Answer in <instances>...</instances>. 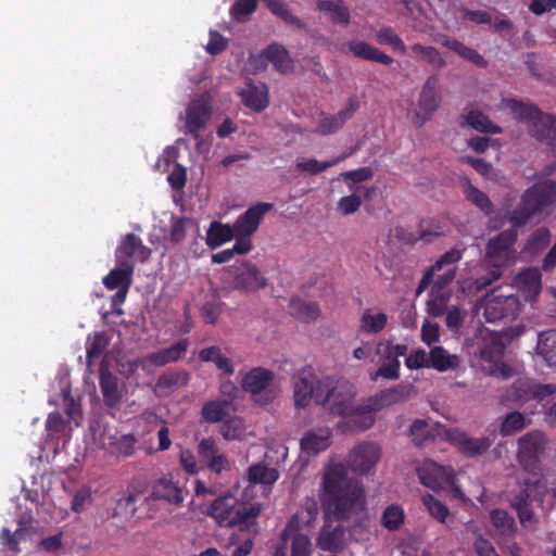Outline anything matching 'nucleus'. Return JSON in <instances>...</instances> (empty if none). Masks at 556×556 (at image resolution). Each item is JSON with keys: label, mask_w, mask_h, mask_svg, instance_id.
I'll use <instances>...</instances> for the list:
<instances>
[{"label": "nucleus", "mask_w": 556, "mask_h": 556, "mask_svg": "<svg viewBox=\"0 0 556 556\" xmlns=\"http://www.w3.org/2000/svg\"><path fill=\"white\" fill-rule=\"evenodd\" d=\"M188 339H180L173 345L162 349L157 352L150 353L148 361L155 366H164L168 363L178 361L188 350Z\"/></svg>", "instance_id": "c9c22d12"}, {"label": "nucleus", "mask_w": 556, "mask_h": 556, "mask_svg": "<svg viewBox=\"0 0 556 556\" xmlns=\"http://www.w3.org/2000/svg\"><path fill=\"white\" fill-rule=\"evenodd\" d=\"M544 482L542 476L532 477L525 480L522 485L517 492L510 493V505L516 509L520 523L528 527L534 519V514L531 508L533 501L543 502Z\"/></svg>", "instance_id": "6e6552de"}, {"label": "nucleus", "mask_w": 556, "mask_h": 556, "mask_svg": "<svg viewBox=\"0 0 556 556\" xmlns=\"http://www.w3.org/2000/svg\"><path fill=\"white\" fill-rule=\"evenodd\" d=\"M267 286V279L251 262H244L235 268L233 289L243 292H255Z\"/></svg>", "instance_id": "f3484780"}, {"label": "nucleus", "mask_w": 556, "mask_h": 556, "mask_svg": "<svg viewBox=\"0 0 556 556\" xmlns=\"http://www.w3.org/2000/svg\"><path fill=\"white\" fill-rule=\"evenodd\" d=\"M555 201L556 182L549 179L538 181L522 193L517 206L508 214V222L514 227H522Z\"/></svg>", "instance_id": "7ed1b4c3"}, {"label": "nucleus", "mask_w": 556, "mask_h": 556, "mask_svg": "<svg viewBox=\"0 0 556 556\" xmlns=\"http://www.w3.org/2000/svg\"><path fill=\"white\" fill-rule=\"evenodd\" d=\"M257 9V0H237L230 8V15L237 22L244 21Z\"/></svg>", "instance_id": "0e129e2a"}, {"label": "nucleus", "mask_w": 556, "mask_h": 556, "mask_svg": "<svg viewBox=\"0 0 556 556\" xmlns=\"http://www.w3.org/2000/svg\"><path fill=\"white\" fill-rule=\"evenodd\" d=\"M260 514V505L242 503L233 495L219 496L207 508V515L219 526L239 527L241 531L256 526Z\"/></svg>", "instance_id": "39448f33"}, {"label": "nucleus", "mask_w": 556, "mask_h": 556, "mask_svg": "<svg viewBox=\"0 0 556 556\" xmlns=\"http://www.w3.org/2000/svg\"><path fill=\"white\" fill-rule=\"evenodd\" d=\"M197 453L199 462L212 472L220 473L230 469L228 457L219 451L212 437L204 438L198 443Z\"/></svg>", "instance_id": "2eb2a0df"}, {"label": "nucleus", "mask_w": 556, "mask_h": 556, "mask_svg": "<svg viewBox=\"0 0 556 556\" xmlns=\"http://www.w3.org/2000/svg\"><path fill=\"white\" fill-rule=\"evenodd\" d=\"M414 393V386L399 383L391 388L383 389L369 396V402L376 409H383L410 399Z\"/></svg>", "instance_id": "5701e85b"}, {"label": "nucleus", "mask_w": 556, "mask_h": 556, "mask_svg": "<svg viewBox=\"0 0 556 556\" xmlns=\"http://www.w3.org/2000/svg\"><path fill=\"white\" fill-rule=\"evenodd\" d=\"M527 426L525 416L519 412L508 413L501 425V434L509 437L521 431Z\"/></svg>", "instance_id": "13d9d810"}, {"label": "nucleus", "mask_w": 556, "mask_h": 556, "mask_svg": "<svg viewBox=\"0 0 556 556\" xmlns=\"http://www.w3.org/2000/svg\"><path fill=\"white\" fill-rule=\"evenodd\" d=\"M241 388L260 405H267L277 397L275 372L265 367H253L247 371L242 376Z\"/></svg>", "instance_id": "0eeeda50"}, {"label": "nucleus", "mask_w": 556, "mask_h": 556, "mask_svg": "<svg viewBox=\"0 0 556 556\" xmlns=\"http://www.w3.org/2000/svg\"><path fill=\"white\" fill-rule=\"evenodd\" d=\"M242 103L256 113L263 112L269 105L268 88L265 84H253L251 80L239 92Z\"/></svg>", "instance_id": "393cba45"}, {"label": "nucleus", "mask_w": 556, "mask_h": 556, "mask_svg": "<svg viewBox=\"0 0 556 556\" xmlns=\"http://www.w3.org/2000/svg\"><path fill=\"white\" fill-rule=\"evenodd\" d=\"M327 393L323 389V383L317 381L316 376L311 367L303 369L294 381V404L299 408L307 407L312 401L321 404L325 409L334 416H342L348 414V394L343 391H338L336 388L328 389Z\"/></svg>", "instance_id": "f03ea898"}, {"label": "nucleus", "mask_w": 556, "mask_h": 556, "mask_svg": "<svg viewBox=\"0 0 556 556\" xmlns=\"http://www.w3.org/2000/svg\"><path fill=\"white\" fill-rule=\"evenodd\" d=\"M381 457V447L375 442H363L350 452V470L361 475L370 472Z\"/></svg>", "instance_id": "4468645a"}, {"label": "nucleus", "mask_w": 556, "mask_h": 556, "mask_svg": "<svg viewBox=\"0 0 556 556\" xmlns=\"http://www.w3.org/2000/svg\"><path fill=\"white\" fill-rule=\"evenodd\" d=\"M447 440L466 457L481 455L492 445L489 437L471 438L458 429L447 431Z\"/></svg>", "instance_id": "aec40b11"}, {"label": "nucleus", "mask_w": 556, "mask_h": 556, "mask_svg": "<svg viewBox=\"0 0 556 556\" xmlns=\"http://www.w3.org/2000/svg\"><path fill=\"white\" fill-rule=\"evenodd\" d=\"M417 475L420 483L433 491L443 490L453 481L451 470L433 460L424 462L418 467Z\"/></svg>", "instance_id": "a211bd4d"}, {"label": "nucleus", "mask_w": 556, "mask_h": 556, "mask_svg": "<svg viewBox=\"0 0 556 556\" xmlns=\"http://www.w3.org/2000/svg\"><path fill=\"white\" fill-rule=\"evenodd\" d=\"M421 501L431 517L441 523L445 522L446 518L450 516V510L444 503L437 500L431 494L422 495Z\"/></svg>", "instance_id": "bf43d9fd"}, {"label": "nucleus", "mask_w": 556, "mask_h": 556, "mask_svg": "<svg viewBox=\"0 0 556 556\" xmlns=\"http://www.w3.org/2000/svg\"><path fill=\"white\" fill-rule=\"evenodd\" d=\"M151 497L169 504L180 505L185 500V490L179 481L175 480L174 476L169 473L154 481Z\"/></svg>", "instance_id": "4be33fe9"}, {"label": "nucleus", "mask_w": 556, "mask_h": 556, "mask_svg": "<svg viewBox=\"0 0 556 556\" xmlns=\"http://www.w3.org/2000/svg\"><path fill=\"white\" fill-rule=\"evenodd\" d=\"M418 235L421 241L432 242L435 238L444 235V226L434 218L422 219L418 226Z\"/></svg>", "instance_id": "6e6d98bb"}, {"label": "nucleus", "mask_w": 556, "mask_h": 556, "mask_svg": "<svg viewBox=\"0 0 556 556\" xmlns=\"http://www.w3.org/2000/svg\"><path fill=\"white\" fill-rule=\"evenodd\" d=\"M237 237V231H235V226L230 227L229 225H224L218 222H213L210 225V228L206 232V244L211 249H215L220 247L225 242L230 241Z\"/></svg>", "instance_id": "c03bdc74"}, {"label": "nucleus", "mask_w": 556, "mask_h": 556, "mask_svg": "<svg viewBox=\"0 0 556 556\" xmlns=\"http://www.w3.org/2000/svg\"><path fill=\"white\" fill-rule=\"evenodd\" d=\"M462 251L456 248H453L446 251L443 255H441L437 260V262L431 267H429L422 275V278L420 279L418 287L416 289V294H421L432 282L434 283V276L442 269V266L444 264L459 262L462 260Z\"/></svg>", "instance_id": "2f4dec72"}, {"label": "nucleus", "mask_w": 556, "mask_h": 556, "mask_svg": "<svg viewBox=\"0 0 556 556\" xmlns=\"http://www.w3.org/2000/svg\"><path fill=\"white\" fill-rule=\"evenodd\" d=\"M350 51L359 59L377 62L383 65H391L394 61L393 58L365 41L350 43Z\"/></svg>", "instance_id": "e433bc0d"}, {"label": "nucleus", "mask_w": 556, "mask_h": 556, "mask_svg": "<svg viewBox=\"0 0 556 556\" xmlns=\"http://www.w3.org/2000/svg\"><path fill=\"white\" fill-rule=\"evenodd\" d=\"M412 51L435 67L441 68L446 65V62L441 56L440 52L432 46L414 43L412 46Z\"/></svg>", "instance_id": "680f3d73"}, {"label": "nucleus", "mask_w": 556, "mask_h": 556, "mask_svg": "<svg viewBox=\"0 0 556 556\" xmlns=\"http://www.w3.org/2000/svg\"><path fill=\"white\" fill-rule=\"evenodd\" d=\"M408 346L406 344H394L391 340L380 341L377 345V354L380 357L381 365L371 378L376 380L378 377L388 380H396L400 378L401 363L400 356L406 355Z\"/></svg>", "instance_id": "1a4fd4ad"}, {"label": "nucleus", "mask_w": 556, "mask_h": 556, "mask_svg": "<svg viewBox=\"0 0 556 556\" xmlns=\"http://www.w3.org/2000/svg\"><path fill=\"white\" fill-rule=\"evenodd\" d=\"M248 477L252 483L271 485L278 480L279 472L276 468H269L262 464H255L249 468Z\"/></svg>", "instance_id": "8fccbe9b"}, {"label": "nucleus", "mask_w": 556, "mask_h": 556, "mask_svg": "<svg viewBox=\"0 0 556 556\" xmlns=\"http://www.w3.org/2000/svg\"><path fill=\"white\" fill-rule=\"evenodd\" d=\"M552 233L546 227H539L527 238L521 255L526 260H532L542 253L551 243Z\"/></svg>", "instance_id": "473e14b6"}, {"label": "nucleus", "mask_w": 556, "mask_h": 556, "mask_svg": "<svg viewBox=\"0 0 556 556\" xmlns=\"http://www.w3.org/2000/svg\"><path fill=\"white\" fill-rule=\"evenodd\" d=\"M505 106L515 119L526 123L532 137L546 143L556 153V117L544 114L536 105L506 99Z\"/></svg>", "instance_id": "20e7f679"}, {"label": "nucleus", "mask_w": 556, "mask_h": 556, "mask_svg": "<svg viewBox=\"0 0 556 556\" xmlns=\"http://www.w3.org/2000/svg\"><path fill=\"white\" fill-rule=\"evenodd\" d=\"M99 383L104 404L111 408L115 407L122 400V391L118 386V378L108 368L101 366Z\"/></svg>", "instance_id": "c756f323"}, {"label": "nucleus", "mask_w": 556, "mask_h": 556, "mask_svg": "<svg viewBox=\"0 0 556 556\" xmlns=\"http://www.w3.org/2000/svg\"><path fill=\"white\" fill-rule=\"evenodd\" d=\"M346 110H341L337 115L324 116L316 128V132L320 135H330L336 132L343 126Z\"/></svg>", "instance_id": "e2e57ef3"}, {"label": "nucleus", "mask_w": 556, "mask_h": 556, "mask_svg": "<svg viewBox=\"0 0 556 556\" xmlns=\"http://www.w3.org/2000/svg\"><path fill=\"white\" fill-rule=\"evenodd\" d=\"M317 9L333 23H348V8L342 0H318Z\"/></svg>", "instance_id": "09e8293b"}, {"label": "nucleus", "mask_w": 556, "mask_h": 556, "mask_svg": "<svg viewBox=\"0 0 556 556\" xmlns=\"http://www.w3.org/2000/svg\"><path fill=\"white\" fill-rule=\"evenodd\" d=\"M548 443V438L540 430L527 432L518 439L517 462L531 477L542 476L541 460Z\"/></svg>", "instance_id": "423d86ee"}, {"label": "nucleus", "mask_w": 556, "mask_h": 556, "mask_svg": "<svg viewBox=\"0 0 556 556\" xmlns=\"http://www.w3.org/2000/svg\"><path fill=\"white\" fill-rule=\"evenodd\" d=\"M518 227L511 226L491 238L485 245V254L493 267L503 266L510 257L511 248L518 239Z\"/></svg>", "instance_id": "f8f14e48"}, {"label": "nucleus", "mask_w": 556, "mask_h": 556, "mask_svg": "<svg viewBox=\"0 0 556 556\" xmlns=\"http://www.w3.org/2000/svg\"><path fill=\"white\" fill-rule=\"evenodd\" d=\"M211 115L212 108L205 100H192L186 110V134L198 140L200 131L206 127Z\"/></svg>", "instance_id": "6ab92c4d"}, {"label": "nucleus", "mask_w": 556, "mask_h": 556, "mask_svg": "<svg viewBox=\"0 0 556 556\" xmlns=\"http://www.w3.org/2000/svg\"><path fill=\"white\" fill-rule=\"evenodd\" d=\"M194 226V222L188 217L176 218L170 227L169 240L178 244L186 239L188 228Z\"/></svg>", "instance_id": "774afa93"}, {"label": "nucleus", "mask_w": 556, "mask_h": 556, "mask_svg": "<svg viewBox=\"0 0 556 556\" xmlns=\"http://www.w3.org/2000/svg\"><path fill=\"white\" fill-rule=\"evenodd\" d=\"M483 306V315L488 323L515 319L520 311L518 296L514 294H500L497 290L492 291L485 296Z\"/></svg>", "instance_id": "9d476101"}, {"label": "nucleus", "mask_w": 556, "mask_h": 556, "mask_svg": "<svg viewBox=\"0 0 556 556\" xmlns=\"http://www.w3.org/2000/svg\"><path fill=\"white\" fill-rule=\"evenodd\" d=\"M388 324V315L379 312L371 314L369 309L365 311L359 320V331L364 333H379Z\"/></svg>", "instance_id": "de8ad7c7"}, {"label": "nucleus", "mask_w": 556, "mask_h": 556, "mask_svg": "<svg viewBox=\"0 0 556 556\" xmlns=\"http://www.w3.org/2000/svg\"><path fill=\"white\" fill-rule=\"evenodd\" d=\"M438 87L439 78L437 76H430L425 81L417 102V110L414 115L415 125L419 127L422 126L439 109L440 96L438 93Z\"/></svg>", "instance_id": "ddd939ff"}, {"label": "nucleus", "mask_w": 556, "mask_h": 556, "mask_svg": "<svg viewBox=\"0 0 556 556\" xmlns=\"http://www.w3.org/2000/svg\"><path fill=\"white\" fill-rule=\"evenodd\" d=\"M376 409L369 402V397L353 408L350 407V431H365L370 429L376 422Z\"/></svg>", "instance_id": "cd10ccee"}, {"label": "nucleus", "mask_w": 556, "mask_h": 556, "mask_svg": "<svg viewBox=\"0 0 556 556\" xmlns=\"http://www.w3.org/2000/svg\"><path fill=\"white\" fill-rule=\"evenodd\" d=\"M289 313L296 319L313 321L320 315V308L316 302L292 298L288 305Z\"/></svg>", "instance_id": "ea45409f"}, {"label": "nucleus", "mask_w": 556, "mask_h": 556, "mask_svg": "<svg viewBox=\"0 0 556 556\" xmlns=\"http://www.w3.org/2000/svg\"><path fill=\"white\" fill-rule=\"evenodd\" d=\"M492 526L496 532L506 539H511L517 532V523L513 516L504 509H493L490 513Z\"/></svg>", "instance_id": "79ce46f5"}, {"label": "nucleus", "mask_w": 556, "mask_h": 556, "mask_svg": "<svg viewBox=\"0 0 556 556\" xmlns=\"http://www.w3.org/2000/svg\"><path fill=\"white\" fill-rule=\"evenodd\" d=\"M458 366L456 355H451L442 346H433L429 352V368L445 372Z\"/></svg>", "instance_id": "a18cd8bd"}, {"label": "nucleus", "mask_w": 556, "mask_h": 556, "mask_svg": "<svg viewBox=\"0 0 556 556\" xmlns=\"http://www.w3.org/2000/svg\"><path fill=\"white\" fill-rule=\"evenodd\" d=\"M199 359L205 363H214L216 368L225 376H231L235 372V367L227 356L222 353V349L217 345H212L202 349L199 352Z\"/></svg>", "instance_id": "58836bf2"}, {"label": "nucleus", "mask_w": 556, "mask_h": 556, "mask_svg": "<svg viewBox=\"0 0 556 556\" xmlns=\"http://www.w3.org/2000/svg\"><path fill=\"white\" fill-rule=\"evenodd\" d=\"M437 42L441 43L442 46L451 49L455 53H457L460 58L471 62L478 67H486L488 62L483 58L482 54H480L477 50L467 47L465 43L457 39L450 38L445 35L440 36L437 39Z\"/></svg>", "instance_id": "72a5a7b5"}, {"label": "nucleus", "mask_w": 556, "mask_h": 556, "mask_svg": "<svg viewBox=\"0 0 556 556\" xmlns=\"http://www.w3.org/2000/svg\"><path fill=\"white\" fill-rule=\"evenodd\" d=\"M108 345V337L102 331L94 332L92 337H89L86 346L88 362H92L93 359L99 358Z\"/></svg>", "instance_id": "052dcab7"}, {"label": "nucleus", "mask_w": 556, "mask_h": 556, "mask_svg": "<svg viewBox=\"0 0 556 556\" xmlns=\"http://www.w3.org/2000/svg\"><path fill=\"white\" fill-rule=\"evenodd\" d=\"M448 300V292L432 287L430 299L427 302L428 313L433 317L442 316L447 309Z\"/></svg>", "instance_id": "5fc2aeb1"}, {"label": "nucleus", "mask_w": 556, "mask_h": 556, "mask_svg": "<svg viewBox=\"0 0 556 556\" xmlns=\"http://www.w3.org/2000/svg\"><path fill=\"white\" fill-rule=\"evenodd\" d=\"M227 401H210L202 407V417L208 422H219L227 415Z\"/></svg>", "instance_id": "4d7b16f0"}, {"label": "nucleus", "mask_w": 556, "mask_h": 556, "mask_svg": "<svg viewBox=\"0 0 556 556\" xmlns=\"http://www.w3.org/2000/svg\"><path fill=\"white\" fill-rule=\"evenodd\" d=\"M320 501L325 509V525L317 539V545L324 551L334 552L343 543L348 519V465L331 463L324 475Z\"/></svg>", "instance_id": "f257e3e1"}, {"label": "nucleus", "mask_w": 556, "mask_h": 556, "mask_svg": "<svg viewBox=\"0 0 556 556\" xmlns=\"http://www.w3.org/2000/svg\"><path fill=\"white\" fill-rule=\"evenodd\" d=\"M460 127H471L480 132L485 134H501L502 128L493 124L491 119L478 110H470L467 114H463L459 117Z\"/></svg>", "instance_id": "f704fd0d"}, {"label": "nucleus", "mask_w": 556, "mask_h": 556, "mask_svg": "<svg viewBox=\"0 0 556 556\" xmlns=\"http://www.w3.org/2000/svg\"><path fill=\"white\" fill-rule=\"evenodd\" d=\"M331 437V430L328 428L308 430L301 439V450L308 455H317L330 446Z\"/></svg>", "instance_id": "bb28decb"}, {"label": "nucleus", "mask_w": 556, "mask_h": 556, "mask_svg": "<svg viewBox=\"0 0 556 556\" xmlns=\"http://www.w3.org/2000/svg\"><path fill=\"white\" fill-rule=\"evenodd\" d=\"M405 514L400 505H389L382 513L381 525L389 531H396L404 523Z\"/></svg>", "instance_id": "864d4df0"}, {"label": "nucleus", "mask_w": 556, "mask_h": 556, "mask_svg": "<svg viewBox=\"0 0 556 556\" xmlns=\"http://www.w3.org/2000/svg\"><path fill=\"white\" fill-rule=\"evenodd\" d=\"M556 392V384L538 383L531 379H519L510 387L507 392L508 399L520 404L529 401H544Z\"/></svg>", "instance_id": "9b49d317"}, {"label": "nucleus", "mask_w": 556, "mask_h": 556, "mask_svg": "<svg viewBox=\"0 0 556 556\" xmlns=\"http://www.w3.org/2000/svg\"><path fill=\"white\" fill-rule=\"evenodd\" d=\"M339 160L340 159H333L331 161L319 162L316 159H309L306 161L298 162L295 164V168L309 175H317L336 165Z\"/></svg>", "instance_id": "69168bd1"}, {"label": "nucleus", "mask_w": 556, "mask_h": 556, "mask_svg": "<svg viewBox=\"0 0 556 556\" xmlns=\"http://www.w3.org/2000/svg\"><path fill=\"white\" fill-rule=\"evenodd\" d=\"M118 267L112 269L104 278L103 285L109 290L130 288L132 283L134 263L131 261H116Z\"/></svg>", "instance_id": "c85d7f7f"}, {"label": "nucleus", "mask_w": 556, "mask_h": 556, "mask_svg": "<svg viewBox=\"0 0 556 556\" xmlns=\"http://www.w3.org/2000/svg\"><path fill=\"white\" fill-rule=\"evenodd\" d=\"M298 516H292L281 532V540H291V556H312V543L307 535L298 533Z\"/></svg>", "instance_id": "b1692460"}, {"label": "nucleus", "mask_w": 556, "mask_h": 556, "mask_svg": "<svg viewBox=\"0 0 556 556\" xmlns=\"http://www.w3.org/2000/svg\"><path fill=\"white\" fill-rule=\"evenodd\" d=\"M376 41L382 46H389L393 50L406 53V46L402 38L390 26H383L375 34Z\"/></svg>", "instance_id": "3c124183"}, {"label": "nucleus", "mask_w": 556, "mask_h": 556, "mask_svg": "<svg viewBox=\"0 0 556 556\" xmlns=\"http://www.w3.org/2000/svg\"><path fill=\"white\" fill-rule=\"evenodd\" d=\"M136 438L132 434H103V445L117 455L131 456L135 452Z\"/></svg>", "instance_id": "4c0bfd02"}, {"label": "nucleus", "mask_w": 556, "mask_h": 556, "mask_svg": "<svg viewBox=\"0 0 556 556\" xmlns=\"http://www.w3.org/2000/svg\"><path fill=\"white\" fill-rule=\"evenodd\" d=\"M261 55L270 62L274 68L281 74L291 73L293 71V61L289 51L278 42L268 45L262 51Z\"/></svg>", "instance_id": "7c9ffc66"}, {"label": "nucleus", "mask_w": 556, "mask_h": 556, "mask_svg": "<svg viewBox=\"0 0 556 556\" xmlns=\"http://www.w3.org/2000/svg\"><path fill=\"white\" fill-rule=\"evenodd\" d=\"M369 515L362 481L350 478V529L366 528Z\"/></svg>", "instance_id": "dca6fc26"}, {"label": "nucleus", "mask_w": 556, "mask_h": 556, "mask_svg": "<svg viewBox=\"0 0 556 556\" xmlns=\"http://www.w3.org/2000/svg\"><path fill=\"white\" fill-rule=\"evenodd\" d=\"M350 214L356 212L363 202H369L378 195V189L375 187H353L350 185Z\"/></svg>", "instance_id": "603ef678"}, {"label": "nucleus", "mask_w": 556, "mask_h": 556, "mask_svg": "<svg viewBox=\"0 0 556 556\" xmlns=\"http://www.w3.org/2000/svg\"><path fill=\"white\" fill-rule=\"evenodd\" d=\"M151 250L143 245L142 240L135 233H127L116 250V261H130L136 256L141 262L149 258Z\"/></svg>", "instance_id": "a878e982"}, {"label": "nucleus", "mask_w": 556, "mask_h": 556, "mask_svg": "<svg viewBox=\"0 0 556 556\" xmlns=\"http://www.w3.org/2000/svg\"><path fill=\"white\" fill-rule=\"evenodd\" d=\"M271 208L273 204L266 202H260L250 206L233 224L237 237H250L253 235L258 229L266 213Z\"/></svg>", "instance_id": "412c9836"}, {"label": "nucleus", "mask_w": 556, "mask_h": 556, "mask_svg": "<svg viewBox=\"0 0 556 556\" xmlns=\"http://www.w3.org/2000/svg\"><path fill=\"white\" fill-rule=\"evenodd\" d=\"M536 352L549 366H556V330H546L539 334Z\"/></svg>", "instance_id": "49530a36"}, {"label": "nucleus", "mask_w": 556, "mask_h": 556, "mask_svg": "<svg viewBox=\"0 0 556 556\" xmlns=\"http://www.w3.org/2000/svg\"><path fill=\"white\" fill-rule=\"evenodd\" d=\"M413 442L416 446H424L433 442L439 435V429L434 425H430L425 419H415L409 428Z\"/></svg>", "instance_id": "a19ab883"}, {"label": "nucleus", "mask_w": 556, "mask_h": 556, "mask_svg": "<svg viewBox=\"0 0 556 556\" xmlns=\"http://www.w3.org/2000/svg\"><path fill=\"white\" fill-rule=\"evenodd\" d=\"M466 198L485 214H490L493 211V204L490 198L472 185L468 186Z\"/></svg>", "instance_id": "338daca9"}, {"label": "nucleus", "mask_w": 556, "mask_h": 556, "mask_svg": "<svg viewBox=\"0 0 556 556\" xmlns=\"http://www.w3.org/2000/svg\"><path fill=\"white\" fill-rule=\"evenodd\" d=\"M266 8L288 25L298 29H305L306 24L296 15L292 14L288 3L283 0H262Z\"/></svg>", "instance_id": "37998d69"}]
</instances>
